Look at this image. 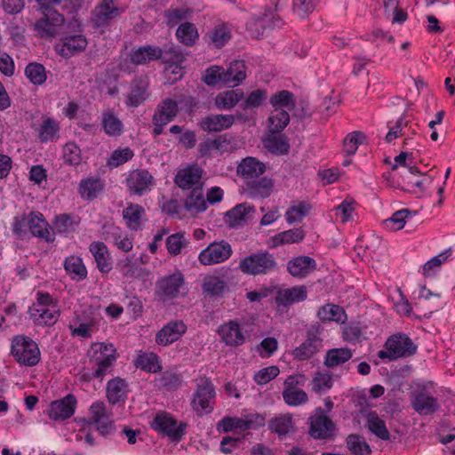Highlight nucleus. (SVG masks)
Masks as SVG:
<instances>
[{"label": "nucleus", "mask_w": 455, "mask_h": 455, "mask_svg": "<svg viewBox=\"0 0 455 455\" xmlns=\"http://www.w3.org/2000/svg\"><path fill=\"white\" fill-rule=\"evenodd\" d=\"M88 372L84 373V380L102 382L106 376L113 374L118 359V352L111 342H92L85 354Z\"/></svg>", "instance_id": "obj_1"}, {"label": "nucleus", "mask_w": 455, "mask_h": 455, "mask_svg": "<svg viewBox=\"0 0 455 455\" xmlns=\"http://www.w3.org/2000/svg\"><path fill=\"white\" fill-rule=\"evenodd\" d=\"M418 346L404 332L390 335L384 344V348L377 354L382 361L394 362L401 358H408L417 353Z\"/></svg>", "instance_id": "obj_2"}, {"label": "nucleus", "mask_w": 455, "mask_h": 455, "mask_svg": "<svg viewBox=\"0 0 455 455\" xmlns=\"http://www.w3.org/2000/svg\"><path fill=\"white\" fill-rule=\"evenodd\" d=\"M238 267L248 275H266L278 270V263L273 253L260 250L241 259Z\"/></svg>", "instance_id": "obj_3"}, {"label": "nucleus", "mask_w": 455, "mask_h": 455, "mask_svg": "<svg viewBox=\"0 0 455 455\" xmlns=\"http://www.w3.org/2000/svg\"><path fill=\"white\" fill-rule=\"evenodd\" d=\"M28 315L37 326H53L57 323V302L48 292L39 291L36 301L28 308Z\"/></svg>", "instance_id": "obj_4"}, {"label": "nucleus", "mask_w": 455, "mask_h": 455, "mask_svg": "<svg viewBox=\"0 0 455 455\" xmlns=\"http://www.w3.org/2000/svg\"><path fill=\"white\" fill-rule=\"evenodd\" d=\"M216 388L208 377L200 379L191 399V408L198 416L210 414L214 410Z\"/></svg>", "instance_id": "obj_5"}, {"label": "nucleus", "mask_w": 455, "mask_h": 455, "mask_svg": "<svg viewBox=\"0 0 455 455\" xmlns=\"http://www.w3.org/2000/svg\"><path fill=\"white\" fill-rule=\"evenodd\" d=\"M11 353L15 360L22 365L34 366L40 361L37 344L25 336H15L12 341Z\"/></svg>", "instance_id": "obj_6"}, {"label": "nucleus", "mask_w": 455, "mask_h": 455, "mask_svg": "<svg viewBox=\"0 0 455 455\" xmlns=\"http://www.w3.org/2000/svg\"><path fill=\"white\" fill-rule=\"evenodd\" d=\"M179 113V103L177 100L166 98L164 99L156 108L152 116L153 129L151 134L156 138L163 134L164 126L171 123Z\"/></svg>", "instance_id": "obj_7"}, {"label": "nucleus", "mask_w": 455, "mask_h": 455, "mask_svg": "<svg viewBox=\"0 0 455 455\" xmlns=\"http://www.w3.org/2000/svg\"><path fill=\"white\" fill-rule=\"evenodd\" d=\"M151 427L168 436L172 441L180 442L185 435L187 423H178L171 413L160 411L155 416Z\"/></svg>", "instance_id": "obj_8"}, {"label": "nucleus", "mask_w": 455, "mask_h": 455, "mask_svg": "<svg viewBox=\"0 0 455 455\" xmlns=\"http://www.w3.org/2000/svg\"><path fill=\"white\" fill-rule=\"evenodd\" d=\"M306 379V376L301 373L291 374L285 379L282 395L287 405L296 407L308 401L307 394L300 388L304 386Z\"/></svg>", "instance_id": "obj_9"}, {"label": "nucleus", "mask_w": 455, "mask_h": 455, "mask_svg": "<svg viewBox=\"0 0 455 455\" xmlns=\"http://www.w3.org/2000/svg\"><path fill=\"white\" fill-rule=\"evenodd\" d=\"M185 285L184 275L177 270L159 278L156 282V296L163 302L180 297Z\"/></svg>", "instance_id": "obj_10"}, {"label": "nucleus", "mask_w": 455, "mask_h": 455, "mask_svg": "<svg viewBox=\"0 0 455 455\" xmlns=\"http://www.w3.org/2000/svg\"><path fill=\"white\" fill-rule=\"evenodd\" d=\"M335 424L323 408L318 407L309 418L308 433L317 440H326L333 436Z\"/></svg>", "instance_id": "obj_11"}, {"label": "nucleus", "mask_w": 455, "mask_h": 455, "mask_svg": "<svg viewBox=\"0 0 455 455\" xmlns=\"http://www.w3.org/2000/svg\"><path fill=\"white\" fill-rule=\"evenodd\" d=\"M57 2H44L40 7L43 17L35 23V30L41 38H53L57 34Z\"/></svg>", "instance_id": "obj_12"}, {"label": "nucleus", "mask_w": 455, "mask_h": 455, "mask_svg": "<svg viewBox=\"0 0 455 455\" xmlns=\"http://www.w3.org/2000/svg\"><path fill=\"white\" fill-rule=\"evenodd\" d=\"M411 405L414 411L422 416L432 415L440 409L437 397L427 385L419 387L413 392Z\"/></svg>", "instance_id": "obj_13"}, {"label": "nucleus", "mask_w": 455, "mask_h": 455, "mask_svg": "<svg viewBox=\"0 0 455 455\" xmlns=\"http://www.w3.org/2000/svg\"><path fill=\"white\" fill-rule=\"evenodd\" d=\"M217 333L220 341L231 347L243 345L247 339V331L243 330L238 319H231L222 323L218 327Z\"/></svg>", "instance_id": "obj_14"}, {"label": "nucleus", "mask_w": 455, "mask_h": 455, "mask_svg": "<svg viewBox=\"0 0 455 455\" xmlns=\"http://www.w3.org/2000/svg\"><path fill=\"white\" fill-rule=\"evenodd\" d=\"M155 179L147 169H134L128 172L124 184L130 196H141L151 190Z\"/></svg>", "instance_id": "obj_15"}, {"label": "nucleus", "mask_w": 455, "mask_h": 455, "mask_svg": "<svg viewBox=\"0 0 455 455\" xmlns=\"http://www.w3.org/2000/svg\"><path fill=\"white\" fill-rule=\"evenodd\" d=\"M231 255L232 248L228 242L215 241L200 251L198 260L204 266H212L228 260Z\"/></svg>", "instance_id": "obj_16"}, {"label": "nucleus", "mask_w": 455, "mask_h": 455, "mask_svg": "<svg viewBox=\"0 0 455 455\" xmlns=\"http://www.w3.org/2000/svg\"><path fill=\"white\" fill-rule=\"evenodd\" d=\"M323 347V339L319 336L318 330H308L306 339L294 349L291 355L294 360L306 361L317 354Z\"/></svg>", "instance_id": "obj_17"}, {"label": "nucleus", "mask_w": 455, "mask_h": 455, "mask_svg": "<svg viewBox=\"0 0 455 455\" xmlns=\"http://www.w3.org/2000/svg\"><path fill=\"white\" fill-rule=\"evenodd\" d=\"M203 169L196 164L188 165L178 171L174 182L183 191L203 188Z\"/></svg>", "instance_id": "obj_18"}, {"label": "nucleus", "mask_w": 455, "mask_h": 455, "mask_svg": "<svg viewBox=\"0 0 455 455\" xmlns=\"http://www.w3.org/2000/svg\"><path fill=\"white\" fill-rule=\"evenodd\" d=\"M149 79L148 76L135 77L130 86V92L125 97L127 107L137 108L143 104L149 96Z\"/></svg>", "instance_id": "obj_19"}, {"label": "nucleus", "mask_w": 455, "mask_h": 455, "mask_svg": "<svg viewBox=\"0 0 455 455\" xmlns=\"http://www.w3.org/2000/svg\"><path fill=\"white\" fill-rule=\"evenodd\" d=\"M188 327L182 320H172L164 324L156 334V342L166 347L179 340Z\"/></svg>", "instance_id": "obj_20"}, {"label": "nucleus", "mask_w": 455, "mask_h": 455, "mask_svg": "<svg viewBox=\"0 0 455 455\" xmlns=\"http://www.w3.org/2000/svg\"><path fill=\"white\" fill-rule=\"evenodd\" d=\"M122 216L126 228L131 231H140L143 229L148 217L145 208L132 202L126 203L123 209Z\"/></svg>", "instance_id": "obj_21"}, {"label": "nucleus", "mask_w": 455, "mask_h": 455, "mask_svg": "<svg viewBox=\"0 0 455 455\" xmlns=\"http://www.w3.org/2000/svg\"><path fill=\"white\" fill-rule=\"evenodd\" d=\"M105 187L106 183L103 179L90 175L79 181L77 193L83 200L92 202L103 194Z\"/></svg>", "instance_id": "obj_22"}, {"label": "nucleus", "mask_w": 455, "mask_h": 455, "mask_svg": "<svg viewBox=\"0 0 455 455\" xmlns=\"http://www.w3.org/2000/svg\"><path fill=\"white\" fill-rule=\"evenodd\" d=\"M235 121V115L211 114L203 117L198 124L203 131L212 133L229 129Z\"/></svg>", "instance_id": "obj_23"}, {"label": "nucleus", "mask_w": 455, "mask_h": 455, "mask_svg": "<svg viewBox=\"0 0 455 455\" xmlns=\"http://www.w3.org/2000/svg\"><path fill=\"white\" fill-rule=\"evenodd\" d=\"M89 251L94 259L97 269L101 274H108L113 269V259L110 251L103 242H92L89 245Z\"/></svg>", "instance_id": "obj_24"}, {"label": "nucleus", "mask_w": 455, "mask_h": 455, "mask_svg": "<svg viewBox=\"0 0 455 455\" xmlns=\"http://www.w3.org/2000/svg\"><path fill=\"white\" fill-rule=\"evenodd\" d=\"M317 267L315 259L310 256L293 257L287 262L288 273L295 278H305Z\"/></svg>", "instance_id": "obj_25"}, {"label": "nucleus", "mask_w": 455, "mask_h": 455, "mask_svg": "<svg viewBox=\"0 0 455 455\" xmlns=\"http://www.w3.org/2000/svg\"><path fill=\"white\" fill-rule=\"evenodd\" d=\"M265 171V164L253 156L243 158L236 167L237 175L246 182L259 178Z\"/></svg>", "instance_id": "obj_26"}, {"label": "nucleus", "mask_w": 455, "mask_h": 455, "mask_svg": "<svg viewBox=\"0 0 455 455\" xmlns=\"http://www.w3.org/2000/svg\"><path fill=\"white\" fill-rule=\"evenodd\" d=\"M114 2H101L92 15V21L94 27L104 28L110 25V22L121 13L120 9L113 6Z\"/></svg>", "instance_id": "obj_27"}, {"label": "nucleus", "mask_w": 455, "mask_h": 455, "mask_svg": "<svg viewBox=\"0 0 455 455\" xmlns=\"http://www.w3.org/2000/svg\"><path fill=\"white\" fill-rule=\"evenodd\" d=\"M307 298V290L305 285H297L291 288L278 290L275 303L280 307H288L293 304L305 301Z\"/></svg>", "instance_id": "obj_28"}, {"label": "nucleus", "mask_w": 455, "mask_h": 455, "mask_svg": "<svg viewBox=\"0 0 455 455\" xmlns=\"http://www.w3.org/2000/svg\"><path fill=\"white\" fill-rule=\"evenodd\" d=\"M105 239L113 243L120 251L129 252L133 248L132 239L118 226L111 224L104 226Z\"/></svg>", "instance_id": "obj_29"}, {"label": "nucleus", "mask_w": 455, "mask_h": 455, "mask_svg": "<svg viewBox=\"0 0 455 455\" xmlns=\"http://www.w3.org/2000/svg\"><path fill=\"white\" fill-rule=\"evenodd\" d=\"M232 137L228 134L218 135L213 139H207L204 141L199 143L198 152L201 156H208L213 151L222 155L228 151L231 145Z\"/></svg>", "instance_id": "obj_30"}, {"label": "nucleus", "mask_w": 455, "mask_h": 455, "mask_svg": "<svg viewBox=\"0 0 455 455\" xmlns=\"http://www.w3.org/2000/svg\"><path fill=\"white\" fill-rule=\"evenodd\" d=\"M28 227L32 235L45 241L54 240L53 234L51 232V227L41 212H31L28 215Z\"/></svg>", "instance_id": "obj_31"}, {"label": "nucleus", "mask_w": 455, "mask_h": 455, "mask_svg": "<svg viewBox=\"0 0 455 455\" xmlns=\"http://www.w3.org/2000/svg\"><path fill=\"white\" fill-rule=\"evenodd\" d=\"M90 417L99 432L106 435L113 428V422L107 414L106 406L103 402H95L90 407Z\"/></svg>", "instance_id": "obj_32"}, {"label": "nucleus", "mask_w": 455, "mask_h": 455, "mask_svg": "<svg viewBox=\"0 0 455 455\" xmlns=\"http://www.w3.org/2000/svg\"><path fill=\"white\" fill-rule=\"evenodd\" d=\"M61 48L59 54L68 58L84 52L87 46V39L82 34L68 35L61 38Z\"/></svg>", "instance_id": "obj_33"}, {"label": "nucleus", "mask_w": 455, "mask_h": 455, "mask_svg": "<svg viewBox=\"0 0 455 455\" xmlns=\"http://www.w3.org/2000/svg\"><path fill=\"white\" fill-rule=\"evenodd\" d=\"M128 386L120 377L110 379L106 387L108 401L111 404L124 403L127 399Z\"/></svg>", "instance_id": "obj_34"}, {"label": "nucleus", "mask_w": 455, "mask_h": 455, "mask_svg": "<svg viewBox=\"0 0 455 455\" xmlns=\"http://www.w3.org/2000/svg\"><path fill=\"white\" fill-rule=\"evenodd\" d=\"M161 47L145 45L134 49L130 53V62L134 66L145 65L161 58Z\"/></svg>", "instance_id": "obj_35"}, {"label": "nucleus", "mask_w": 455, "mask_h": 455, "mask_svg": "<svg viewBox=\"0 0 455 455\" xmlns=\"http://www.w3.org/2000/svg\"><path fill=\"white\" fill-rule=\"evenodd\" d=\"M184 208L193 216L207 210L208 204L205 201L203 188H196L188 191L184 198Z\"/></svg>", "instance_id": "obj_36"}, {"label": "nucleus", "mask_w": 455, "mask_h": 455, "mask_svg": "<svg viewBox=\"0 0 455 455\" xmlns=\"http://www.w3.org/2000/svg\"><path fill=\"white\" fill-rule=\"evenodd\" d=\"M274 182L267 177L258 178L246 182V192L251 198H267L273 191Z\"/></svg>", "instance_id": "obj_37"}, {"label": "nucleus", "mask_w": 455, "mask_h": 455, "mask_svg": "<svg viewBox=\"0 0 455 455\" xmlns=\"http://www.w3.org/2000/svg\"><path fill=\"white\" fill-rule=\"evenodd\" d=\"M134 364L148 373H157L163 369L159 355L154 352L140 351L134 360Z\"/></svg>", "instance_id": "obj_38"}, {"label": "nucleus", "mask_w": 455, "mask_h": 455, "mask_svg": "<svg viewBox=\"0 0 455 455\" xmlns=\"http://www.w3.org/2000/svg\"><path fill=\"white\" fill-rule=\"evenodd\" d=\"M316 315L323 323L335 322L337 323H344L347 319L345 309L339 305L331 303L321 306L317 310Z\"/></svg>", "instance_id": "obj_39"}, {"label": "nucleus", "mask_w": 455, "mask_h": 455, "mask_svg": "<svg viewBox=\"0 0 455 455\" xmlns=\"http://www.w3.org/2000/svg\"><path fill=\"white\" fill-rule=\"evenodd\" d=\"M224 85L237 86L246 79V65L243 60H235L227 69L224 68Z\"/></svg>", "instance_id": "obj_40"}, {"label": "nucleus", "mask_w": 455, "mask_h": 455, "mask_svg": "<svg viewBox=\"0 0 455 455\" xmlns=\"http://www.w3.org/2000/svg\"><path fill=\"white\" fill-rule=\"evenodd\" d=\"M353 356V352L347 347H335L329 349L323 359V363L327 368H335L343 365Z\"/></svg>", "instance_id": "obj_41"}, {"label": "nucleus", "mask_w": 455, "mask_h": 455, "mask_svg": "<svg viewBox=\"0 0 455 455\" xmlns=\"http://www.w3.org/2000/svg\"><path fill=\"white\" fill-rule=\"evenodd\" d=\"M243 98L241 89L228 90L220 92L214 99V105L219 110L232 109Z\"/></svg>", "instance_id": "obj_42"}, {"label": "nucleus", "mask_w": 455, "mask_h": 455, "mask_svg": "<svg viewBox=\"0 0 455 455\" xmlns=\"http://www.w3.org/2000/svg\"><path fill=\"white\" fill-rule=\"evenodd\" d=\"M294 428L291 414H281L268 421V429L279 438L286 437Z\"/></svg>", "instance_id": "obj_43"}, {"label": "nucleus", "mask_w": 455, "mask_h": 455, "mask_svg": "<svg viewBox=\"0 0 455 455\" xmlns=\"http://www.w3.org/2000/svg\"><path fill=\"white\" fill-rule=\"evenodd\" d=\"M101 126L104 132L109 137H119L124 132V124L113 110L102 113Z\"/></svg>", "instance_id": "obj_44"}, {"label": "nucleus", "mask_w": 455, "mask_h": 455, "mask_svg": "<svg viewBox=\"0 0 455 455\" xmlns=\"http://www.w3.org/2000/svg\"><path fill=\"white\" fill-rule=\"evenodd\" d=\"M64 267L72 280L80 282L87 277V269L82 258L69 256L64 261Z\"/></svg>", "instance_id": "obj_45"}, {"label": "nucleus", "mask_w": 455, "mask_h": 455, "mask_svg": "<svg viewBox=\"0 0 455 455\" xmlns=\"http://www.w3.org/2000/svg\"><path fill=\"white\" fill-rule=\"evenodd\" d=\"M269 103L274 109H285L289 113L295 108L296 97L288 90H281L270 97Z\"/></svg>", "instance_id": "obj_46"}, {"label": "nucleus", "mask_w": 455, "mask_h": 455, "mask_svg": "<svg viewBox=\"0 0 455 455\" xmlns=\"http://www.w3.org/2000/svg\"><path fill=\"white\" fill-rule=\"evenodd\" d=\"M208 36L209 44L216 49H220L231 39V29L226 23H221L215 26L208 33Z\"/></svg>", "instance_id": "obj_47"}, {"label": "nucleus", "mask_w": 455, "mask_h": 455, "mask_svg": "<svg viewBox=\"0 0 455 455\" xmlns=\"http://www.w3.org/2000/svg\"><path fill=\"white\" fill-rule=\"evenodd\" d=\"M290 123V115L285 109H273L267 118L268 131L275 134L282 132Z\"/></svg>", "instance_id": "obj_48"}, {"label": "nucleus", "mask_w": 455, "mask_h": 455, "mask_svg": "<svg viewBox=\"0 0 455 455\" xmlns=\"http://www.w3.org/2000/svg\"><path fill=\"white\" fill-rule=\"evenodd\" d=\"M133 156L134 152L130 147H119L108 156L106 165L113 170L131 161Z\"/></svg>", "instance_id": "obj_49"}, {"label": "nucleus", "mask_w": 455, "mask_h": 455, "mask_svg": "<svg viewBox=\"0 0 455 455\" xmlns=\"http://www.w3.org/2000/svg\"><path fill=\"white\" fill-rule=\"evenodd\" d=\"M305 238V231L301 228H294L275 235L272 237L273 245L277 247L283 244L297 243Z\"/></svg>", "instance_id": "obj_50"}, {"label": "nucleus", "mask_w": 455, "mask_h": 455, "mask_svg": "<svg viewBox=\"0 0 455 455\" xmlns=\"http://www.w3.org/2000/svg\"><path fill=\"white\" fill-rule=\"evenodd\" d=\"M311 208V204L306 201L292 202L284 215L287 223L291 225L301 221L309 213Z\"/></svg>", "instance_id": "obj_51"}, {"label": "nucleus", "mask_w": 455, "mask_h": 455, "mask_svg": "<svg viewBox=\"0 0 455 455\" xmlns=\"http://www.w3.org/2000/svg\"><path fill=\"white\" fill-rule=\"evenodd\" d=\"M176 36L186 46H193L199 39L197 28L191 22L181 23L176 30Z\"/></svg>", "instance_id": "obj_52"}, {"label": "nucleus", "mask_w": 455, "mask_h": 455, "mask_svg": "<svg viewBox=\"0 0 455 455\" xmlns=\"http://www.w3.org/2000/svg\"><path fill=\"white\" fill-rule=\"evenodd\" d=\"M347 448L351 455H371V448L365 441L364 437L357 435H348L346 439Z\"/></svg>", "instance_id": "obj_53"}, {"label": "nucleus", "mask_w": 455, "mask_h": 455, "mask_svg": "<svg viewBox=\"0 0 455 455\" xmlns=\"http://www.w3.org/2000/svg\"><path fill=\"white\" fill-rule=\"evenodd\" d=\"M453 253V247H449L438 255L431 258L422 266V275L425 277H429L435 275L437 268L441 267L443 263L451 258Z\"/></svg>", "instance_id": "obj_54"}, {"label": "nucleus", "mask_w": 455, "mask_h": 455, "mask_svg": "<svg viewBox=\"0 0 455 455\" xmlns=\"http://www.w3.org/2000/svg\"><path fill=\"white\" fill-rule=\"evenodd\" d=\"M203 291L211 296H221L228 288L225 280L218 275H208L204 277Z\"/></svg>", "instance_id": "obj_55"}, {"label": "nucleus", "mask_w": 455, "mask_h": 455, "mask_svg": "<svg viewBox=\"0 0 455 455\" xmlns=\"http://www.w3.org/2000/svg\"><path fill=\"white\" fill-rule=\"evenodd\" d=\"M367 427L371 433L382 441L390 439V433L386 426V422L380 419L377 413H370L367 418Z\"/></svg>", "instance_id": "obj_56"}, {"label": "nucleus", "mask_w": 455, "mask_h": 455, "mask_svg": "<svg viewBox=\"0 0 455 455\" xmlns=\"http://www.w3.org/2000/svg\"><path fill=\"white\" fill-rule=\"evenodd\" d=\"M81 223V217L76 213L59 214V234L68 235L74 233Z\"/></svg>", "instance_id": "obj_57"}, {"label": "nucleus", "mask_w": 455, "mask_h": 455, "mask_svg": "<svg viewBox=\"0 0 455 455\" xmlns=\"http://www.w3.org/2000/svg\"><path fill=\"white\" fill-rule=\"evenodd\" d=\"M264 146L273 154H287L290 149V144L283 135H270L264 140Z\"/></svg>", "instance_id": "obj_58"}, {"label": "nucleus", "mask_w": 455, "mask_h": 455, "mask_svg": "<svg viewBox=\"0 0 455 455\" xmlns=\"http://www.w3.org/2000/svg\"><path fill=\"white\" fill-rule=\"evenodd\" d=\"M434 178L427 173L419 175L417 179H411L406 181L408 190L413 194L425 195L430 188Z\"/></svg>", "instance_id": "obj_59"}, {"label": "nucleus", "mask_w": 455, "mask_h": 455, "mask_svg": "<svg viewBox=\"0 0 455 455\" xmlns=\"http://www.w3.org/2000/svg\"><path fill=\"white\" fill-rule=\"evenodd\" d=\"M25 76L34 85H42L47 78L45 68L38 62H30L25 68Z\"/></svg>", "instance_id": "obj_60"}, {"label": "nucleus", "mask_w": 455, "mask_h": 455, "mask_svg": "<svg viewBox=\"0 0 455 455\" xmlns=\"http://www.w3.org/2000/svg\"><path fill=\"white\" fill-rule=\"evenodd\" d=\"M77 399L75 395L68 394L59 399V420L70 419L76 412Z\"/></svg>", "instance_id": "obj_61"}, {"label": "nucleus", "mask_w": 455, "mask_h": 455, "mask_svg": "<svg viewBox=\"0 0 455 455\" xmlns=\"http://www.w3.org/2000/svg\"><path fill=\"white\" fill-rule=\"evenodd\" d=\"M409 218H411V212L409 210H399L384 221V226L390 231H398L404 228Z\"/></svg>", "instance_id": "obj_62"}, {"label": "nucleus", "mask_w": 455, "mask_h": 455, "mask_svg": "<svg viewBox=\"0 0 455 455\" xmlns=\"http://www.w3.org/2000/svg\"><path fill=\"white\" fill-rule=\"evenodd\" d=\"M366 140V135L361 131L349 132L344 139V151L347 156H354L359 146Z\"/></svg>", "instance_id": "obj_63"}, {"label": "nucleus", "mask_w": 455, "mask_h": 455, "mask_svg": "<svg viewBox=\"0 0 455 455\" xmlns=\"http://www.w3.org/2000/svg\"><path fill=\"white\" fill-rule=\"evenodd\" d=\"M62 158L66 164L77 166L82 162V151L74 142L67 143L62 149Z\"/></svg>", "instance_id": "obj_64"}]
</instances>
